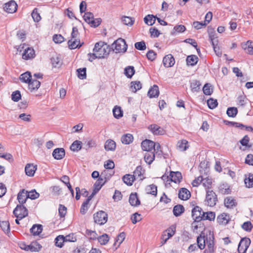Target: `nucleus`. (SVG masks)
<instances>
[{
    "mask_svg": "<svg viewBox=\"0 0 253 253\" xmlns=\"http://www.w3.org/2000/svg\"><path fill=\"white\" fill-rule=\"evenodd\" d=\"M110 51L111 48L109 46L101 41L96 42L93 49L94 52L102 56V58L109 55Z\"/></svg>",
    "mask_w": 253,
    "mask_h": 253,
    "instance_id": "f257e3e1",
    "label": "nucleus"
},
{
    "mask_svg": "<svg viewBox=\"0 0 253 253\" xmlns=\"http://www.w3.org/2000/svg\"><path fill=\"white\" fill-rule=\"evenodd\" d=\"M127 45L124 39L119 38L112 44V49L116 53H124L126 51Z\"/></svg>",
    "mask_w": 253,
    "mask_h": 253,
    "instance_id": "f03ea898",
    "label": "nucleus"
},
{
    "mask_svg": "<svg viewBox=\"0 0 253 253\" xmlns=\"http://www.w3.org/2000/svg\"><path fill=\"white\" fill-rule=\"evenodd\" d=\"M13 213L15 216L19 219H22L28 214L27 209L22 205H18L14 210Z\"/></svg>",
    "mask_w": 253,
    "mask_h": 253,
    "instance_id": "7ed1b4c3",
    "label": "nucleus"
},
{
    "mask_svg": "<svg viewBox=\"0 0 253 253\" xmlns=\"http://www.w3.org/2000/svg\"><path fill=\"white\" fill-rule=\"evenodd\" d=\"M94 221L99 225L105 224L108 219V215L104 211H100L93 215Z\"/></svg>",
    "mask_w": 253,
    "mask_h": 253,
    "instance_id": "20e7f679",
    "label": "nucleus"
},
{
    "mask_svg": "<svg viewBox=\"0 0 253 253\" xmlns=\"http://www.w3.org/2000/svg\"><path fill=\"white\" fill-rule=\"evenodd\" d=\"M205 201L208 206L213 207L217 201V195L212 190H209L207 192Z\"/></svg>",
    "mask_w": 253,
    "mask_h": 253,
    "instance_id": "39448f33",
    "label": "nucleus"
},
{
    "mask_svg": "<svg viewBox=\"0 0 253 253\" xmlns=\"http://www.w3.org/2000/svg\"><path fill=\"white\" fill-rule=\"evenodd\" d=\"M250 244V238H241L238 248L239 253H245Z\"/></svg>",
    "mask_w": 253,
    "mask_h": 253,
    "instance_id": "423d86ee",
    "label": "nucleus"
},
{
    "mask_svg": "<svg viewBox=\"0 0 253 253\" xmlns=\"http://www.w3.org/2000/svg\"><path fill=\"white\" fill-rule=\"evenodd\" d=\"M203 211L199 206L195 207L192 211V216L196 221H201L203 220Z\"/></svg>",
    "mask_w": 253,
    "mask_h": 253,
    "instance_id": "0eeeda50",
    "label": "nucleus"
},
{
    "mask_svg": "<svg viewBox=\"0 0 253 253\" xmlns=\"http://www.w3.org/2000/svg\"><path fill=\"white\" fill-rule=\"evenodd\" d=\"M17 4L14 0H10L5 4L4 10L7 13H13L17 10Z\"/></svg>",
    "mask_w": 253,
    "mask_h": 253,
    "instance_id": "6e6552de",
    "label": "nucleus"
},
{
    "mask_svg": "<svg viewBox=\"0 0 253 253\" xmlns=\"http://www.w3.org/2000/svg\"><path fill=\"white\" fill-rule=\"evenodd\" d=\"M141 147L143 151H152L155 147V142L148 139H145L141 142Z\"/></svg>",
    "mask_w": 253,
    "mask_h": 253,
    "instance_id": "1a4fd4ad",
    "label": "nucleus"
},
{
    "mask_svg": "<svg viewBox=\"0 0 253 253\" xmlns=\"http://www.w3.org/2000/svg\"><path fill=\"white\" fill-rule=\"evenodd\" d=\"M163 63L166 68L171 67L174 65L175 59L171 54H169L163 58Z\"/></svg>",
    "mask_w": 253,
    "mask_h": 253,
    "instance_id": "9d476101",
    "label": "nucleus"
},
{
    "mask_svg": "<svg viewBox=\"0 0 253 253\" xmlns=\"http://www.w3.org/2000/svg\"><path fill=\"white\" fill-rule=\"evenodd\" d=\"M35 55L34 49L31 47H28L24 50L22 54V58L24 60H30L34 58Z\"/></svg>",
    "mask_w": 253,
    "mask_h": 253,
    "instance_id": "9b49d317",
    "label": "nucleus"
},
{
    "mask_svg": "<svg viewBox=\"0 0 253 253\" xmlns=\"http://www.w3.org/2000/svg\"><path fill=\"white\" fill-rule=\"evenodd\" d=\"M106 170H104L103 172L101 173L100 176L94 183L93 186L94 187L98 188L100 189L101 188L102 186L105 183L106 181Z\"/></svg>",
    "mask_w": 253,
    "mask_h": 253,
    "instance_id": "f8f14e48",
    "label": "nucleus"
},
{
    "mask_svg": "<svg viewBox=\"0 0 253 253\" xmlns=\"http://www.w3.org/2000/svg\"><path fill=\"white\" fill-rule=\"evenodd\" d=\"M182 179V174L179 171H170L169 174V180L170 181L175 183H179Z\"/></svg>",
    "mask_w": 253,
    "mask_h": 253,
    "instance_id": "ddd939ff",
    "label": "nucleus"
},
{
    "mask_svg": "<svg viewBox=\"0 0 253 253\" xmlns=\"http://www.w3.org/2000/svg\"><path fill=\"white\" fill-rule=\"evenodd\" d=\"M148 128L154 135H163L165 132L162 127L156 124L150 125Z\"/></svg>",
    "mask_w": 253,
    "mask_h": 253,
    "instance_id": "4468645a",
    "label": "nucleus"
},
{
    "mask_svg": "<svg viewBox=\"0 0 253 253\" xmlns=\"http://www.w3.org/2000/svg\"><path fill=\"white\" fill-rule=\"evenodd\" d=\"M230 220V218L229 215L225 213H222L219 214L216 218L217 222L219 224L222 225L227 224Z\"/></svg>",
    "mask_w": 253,
    "mask_h": 253,
    "instance_id": "2eb2a0df",
    "label": "nucleus"
},
{
    "mask_svg": "<svg viewBox=\"0 0 253 253\" xmlns=\"http://www.w3.org/2000/svg\"><path fill=\"white\" fill-rule=\"evenodd\" d=\"M191 197L190 191L186 188L180 189L178 193V198L182 200H187Z\"/></svg>",
    "mask_w": 253,
    "mask_h": 253,
    "instance_id": "dca6fc26",
    "label": "nucleus"
},
{
    "mask_svg": "<svg viewBox=\"0 0 253 253\" xmlns=\"http://www.w3.org/2000/svg\"><path fill=\"white\" fill-rule=\"evenodd\" d=\"M65 155V150L62 148L55 149L52 153V156L55 159L61 160L63 159Z\"/></svg>",
    "mask_w": 253,
    "mask_h": 253,
    "instance_id": "f3484780",
    "label": "nucleus"
},
{
    "mask_svg": "<svg viewBox=\"0 0 253 253\" xmlns=\"http://www.w3.org/2000/svg\"><path fill=\"white\" fill-rule=\"evenodd\" d=\"M76 241V238H71V239L70 238H55V244L57 247L62 248L65 242H75Z\"/></svg>",
    "mask_w": 253,
    "mask_h": 253,
    "instance_id": "a211bd4d",
    "label": "nucleus"
},
{
    "mask_svg": "<svg viewBox=\"0 0 253 253\" xmlns=\"http://www.w3.org/2000/svg\"><path fill=\"white\" fill-rule=\"evenodd\" d=\"M41 83L37 79H31L28 83L29 89L31 91L37 90L40 86Z\"/></svg>",
    "mask_w": 253,
    "mask_h": 253,
    "instance_id": "6ab92c4d",
    "label": "nucleus"
},
{
    "mask_svg": "<svg viewBox=\"0 0 253 253\" xmlns=\"http://www.w3.org/2000/svg\"><path fill=\"white\" fill-rule=\"evenodd\" d=\"M73 39H71L68 41V44L69 48L71 49H74L77 48H80L83 44H84V42L81 43L80 41L78 39H74V41H73Z\"/></svg>",
    "mask_w": 253,
    "mask_h": 253,
    "instance_id": "aec40b11",
    "label": "nucleus"
},
{
    "mask_svg": "<svg viewBox=\"0 0 253 253\" xmlns=\"http://www.w3.org/2000/svg\"><path fill=\"white\" fill-rule=\"evenodd\" d=\"M36 170L37 166H35L33 164H28L25 168V173L29 176H34Z\"/></svg>",
    "mask_w": 253,
    "mask_h": 253,
    "instance_id": "412c9836",
    "label": "nucleus"
},
{
    "mask_svg": "<svg viewBox=\"0 0 253 253\" xmlns=\"http://www.w3.org/2000/svg\"><path fill=\"white\" fill-rule=\"evenodd\" d=\"M129 202L133 207H137L140 205V201L138 199L136 193H131L129 197Z\"/></svg>",
    "mask_w": 253,
    "mask_h": 253,
    "instance_id": "4be33fe9",
    "label": "nucleus"
},
{
    "mask_svg": "<svg viewBox=\"0 0 253 253\" xmlns=\"http://www.w3.org/2000/svg\"><path fill=\"white\" fill-rule=\"evenodd\" d=\"M237 205L236 200L232 197H227L224 199V205L229 209H233Z\"/></svg>",
    "mask_w": 253,
    "mask_h": 253,
    "instance_id": "5701e85b",
    "label": "nucleus"
},
{
    "mask_svg": "<svg viewBox=\"0 0 253 253\" xmlns=\"http://www.w3.org/2000/svg\"><path fill=\"white\" fill-rule=\"evenodd\" d=\"M159 95V87L158 85L155 84L151 87L148 92V96L151 98L158 97Z\"/></svg>",
    "mask_w": 253,
    "mask_h": 253,
    "instance_id": "b1692460",
    "label": "nucleus"
},
{
    "mask_svg": "<svg viewBox=\"0 0 253 253\" xmlns=\"http://www.w3.org/2000/svg\"><path fill=\"white\" fill-rule=\"evenodd\" d=\"M116 148V142L112 139H108L104 145L105 149L107 151H114Z\"/></svg>",
    "mask_w": 253,
    "mask_h": 253,
    "instance_id": "393cba45",
    "label": "nucleus"
},
{
    "mask_svg": "<svg viewBox=\"0 0 253 253\" xmlns=\"http://www.w3.org/2000/svg\"><path fill=\"white\" fill-rule=\"evenodd\" d=\"M28 199L27 191L24 189L21 190L17 196V199L21 204L25 203Z\"/></svg>",
    "mask_w": 253,
    "mask_h": 253,
    "instance_id": "a878e982",
    "label": "nucleus"
},
{
    "mask_svg": "<svg viewBox=\"0 0 253 253\" xmlns=\"http://www.w3.org/2000/svg\"><path fill=\"white\" fill-rule=\"evenodd\" d=\"M155 154L154 151L146 152L144 154V160L146 163L150 165L154 160Z\"/></svg>",
    "mask_w": 253,
    "mask_h": 253,
    "instance_id": "bb28decb",
    "label": "nucleus"
},
{
    "mask_svg": "<svg viewBox=\"0 0 253 253\" xmlns=\"http://www.w3.org/2000/svg\"><path fill=\"white\" fill-rule=\"evenodd\" d=\"M199 60L198 57L195 55H189L186 58L187 65L193 66L197 64Z\"/></svg>",
    "mask_w": 253,
    "mask_h": 253,
    "instance_id": "cd10ccee",
    "label": "nucleus"
},
{
    "mask_svg": "<svg viewBox=\"0 0 253 253\" xmlns=\"http://www.w3.org/2000/svg\"><path fill=\"white\" fill-rule=\"evenodd\" d=\"M42 231V225L41 224H34L30 229V231L34 236L39 235Z\"/></svg>",
    "mask_w": 253,
    "mask_h": 253,
    "instance_id": "c85d7f7f",
    "label": "nucleus"
},
{
    "mask_svg": "<svg viewBox=\"0 0 253 253\" xmlns=\"http://www.w3.org/2000/svg\"><path fill=\"white\" fill-rule=\"evenodd\" d=\"M122 179L124 182L128 186H131L135 180L134 176L129 174L125 175Z\"/></svg>",
    "mask_w": 253,
    "mask_h": 253,
    "instance_id": "c756f323",
    "label": "nucleus"
},
{
    "mask_svg": "<svg viewBox=\"0 0 253 253\" xmlns=\"http://www.w3.org/2000/svg\"><path fill=\"white\" fill-rule=\"evenodd\" d=\"M253 42L250 41H247L246 43H242V48L244 50L248 49L247 53L253 55Z\"/></svg>",
    "mask_w": 253,
    "mask_h": 253,
    "instance_id": "7c9ffc66",
    "label": "nucleus"
},
{
    "mask_svg": "<svg viewBox=\"0 0 253 253\" xmlns=\"http://www.w3.org/2000/svg\"><path fill=\"white\" fill-rule=\"evenodd\" d=\"M197 237H213V233L209 228H204L201 233Z\"/></svg>",
    "mask_w": 253,
    "mask_h": 253,
    "instance_id": "2f4dec72",
    "label": "nucleus"
},
{
    "mask_svg": "<svg viewBox=\"0 0 253 253\" xmlns=\"http://www.w3.org/2000/svg\"><path fill=\"white\" fill-rule=\"evenodd\" d=\"M133 137L132 134L127 133L123 135L121 137V141L123 144H129L133 141Z\"/></svg>",
    "mask_w": 253,
    "mask_h": 253,
    "instance_id": "473e14b6",
    "label": "nucleus"
},
{
    "mask_svg": "<svg viewBox=\"0 0 253 253\" xmlns=\"http://www.w3.org/2000/svg\"><path fill=\"white\" fill-rule=\"evenodd\" d=\"M156 19H157L156 16L148 14L144 17V21L148 25L152 26L155 23Z\"/></svg>",
    "mask_w": 253,
    "mask_h": 253,
    "instance_id": "72a5a7b5",
    "label": "nucleus"
},
{
    "mask_svg": "<svg viewBox=\"0 0 253 253\" xmlns=\"http://www.w3.org/2000/svg\"><path fill=\"white\" fill-rule=\"evenodd\" d=\"M130 88L132 92H136L142 88V84L139 81H132L130 83Z\"/></svg>",
    "mask_w": 253,
    "mask_h": 253,
    "instance_id": "f704fd0d",
    "label": "nucleus"
},
{
    "mask_svg": "<svg viewBox=\"0 0 253 253\" xmlns=\"http://www.w3.org/2000/svg\"><path fill=\"white\" fill-rule=\"evenodd\" d=\"M184 211V208L181 205H177L175 206L173 209V214L175 216L180 215Z\"/></svg>",
    "mask_w": 253,
    "mask_h": 253,
    "instance_id": "c9c22d12",
    "label": "nucleus"
},
{
    "mask_svg": "<svg viewBox=\"0 0 253 253\" xmlns=\"http://www.w3.org/2000/svg\"><path fill=\"white\" fill-rule=\"evenodd\" d=\"M215 217V214L214 212L208 211L203 212V220H214Z\"/></svg>",
    "mask_w": 253,
    "mask_h": 253,
    "instance_id": "e433bc0d",
    "label": "nucleus"
},
{
    "mask_svg": "<svg viewBox=\"0 0 253 253\" xmlns=\"http://www.w3.org/2000/svg\"><path fill=\"white\" fill-rule=\"evenodd\" d=\"M134 73L135 69L133 66H127L124 70V74L128 78H131Z\"/></svg>",
    "mask_w": 253,
    "mask_h": 253,
    "instance_id": "4c0bfd02",
    "label": "nucleus"
},
{
    "mask_svg": "<svg viewBox=\"0 0 253 253\" xmlns=\"http://www.w3.org/2000/svg\"><path fill=\"white\" fill-rule=\"evenodd\" d=\"M201 84L197 80H193L191 82L190 87L193 92H198L200 90Z\"/></svg>",
    "mask_w": 253,
    "mask_h": 253,
    "instance_id": "58836bf2",
    "label": "nucleus"
},
{
    "mask_svg": "<svg viewBox=\"0 0 253 253\" xmlns=\"http://www.w3.org/2000/svg\"><path fill=\"white\" fill-rule=\"evenodd\" d=\"M147 194L156 196L157 194V187L155 184H151L146 188Z\"/></svg>",
    "mask_w": 253,
    "mask_h": 253,
    "instance_id": "ea45409f",
    "label": "nucleus"
},
{
    "mask_svg": "<svg viewBox=\"0 0 253 253\" xmlns=\"http://www.w3.org/2000/svg\"><path fill=\"white\" fill-rule=\"evenodd\" d=\"M29 251L32 252H39L42 248V246L37 242H32L28 245Z\"/></svg>",
    "mask_w": 253,
    "mask_h": 253,
    "instance_id": "a19ab883",
    "label": "nucleus"
},
{
    "mask_svg": "<svg viewBox=\"0 0 253 253\" xmlns=\"http://www.w3.org/2000/svg\"><path fill=\"white\" fill-rule=\"evenodd\" d=\"M200 221H194L192 223L191 227L194 232L197 233H199L200 232L201 233V231L203 230L204 227L203 226H199L201 225V223H199Z\"/></svg>",
    "mask_w": 253,
    "mask_h": 253,
    "instance_id": "79ce46f5",
    "label": "nucleus"
},
{
    "mask_svg": "<svg viewBox=\"0 0 253 253\" xmlns=\"http://www.w3.org/2000/svg\"><path fill=\"white\" fill-rule=\"evenodd\" d=\"M32 79V76L31 73L29 72H26L21 75L20 77V80L25 83H29V82Z\"/></svg>",
    "mask_w": 253,
    "mask_h": 253,
    "instance_id": "37998d69",
    "label": "nucleus"
},
{
    "mask_svg": "<svg viewBox=\"0 0 253 253\" xmlns=\"http://www.w3.org/2000/svg\"><path fill=\"white\" fill-rule=\"evenodd\" d=\"M82 148V142L76 140L71 145L70 149L74 152H78Z\"/></svg>",
    "mask_w": 253,
    "mask_h": 253,
    "instance_id": "c03bdc74",
    "label": "nucleus"
},
{
    "mask_svg": "<svg viewBox=\"0 0 253 253\" xmlns=\"http://www.w3.org/2000/svg\"><path fill=\"white\" fill-rule=\"evenodd\" d=\"M238 113V109L236 107H231L227 108L226 114L229 117L234 118Z\"/></svg>",
    "mask_w": 253,
    "mask_h": 253,
    "instance_id": "a18cd8bd",
    "label": "nucleus"
},
{
    "mask_svg": "<svg viewBox=\"0 0 253 253\" xmlns=\"http://www.w3.org/2000/svg\"><path fill=\"white\" fill-rule=\"evenodd\" d=\"M178 149L181 151H185L188 148V141L186 140H182L177 143Z\"/></svg>",
    "mask_w": 253,
    "mask_h": 253,
    "instance_id": "49530a36",
    "label": "nucleus"
},
{
    "mask_svg": "<svg viewBox=\"0 0 253 253\" xmlns=\"http://www.w3.org/2000/svg\"><path fill=\"white\" fill-rule=\"evenodd\" d=\"M175 231V227L172 226L166 230L163 234V237L166 236H168V237H172L174 235Z\"/></svg>",
    "mask_w": 253,
    "mask_h": 253,
    "instance_id": "de8ad7c7",
    "label": "nucleus"
},
{
    "mask_svg": "<svg viewBox=\"0 0 253 253\" xmlns=\"http://www.w3.org/2000/svg\"><path fill=\"white\" fill-rule=\"evenodd\" d=\"M0 226L5 233H8L10 231V225L8 221H0Z\"/></svg>",
    "mask_w": 253,
    "mask_h": 253,
    "instance_id": "09e8293b",
    "label": "nucleus"
},
{
    "mask_svg": "<svg viewBox=\"0 0 253 253\" xmlns=\"http://www.w3.org/2000/svg\"><path fill=\"white\" fill-rule=\"evenodd\" d=\"M86 68H79L77 70V72H78V77L79 79L81 80H84L86 79Z\"/></svg>",
    "mask_w": 253,
    "mask_h": 253,
    "instance_id": "8fccbe9b",
    "label": "nucleus"
},
{
    "mask_svg": "<svg viewBox=\"0 0 253 253\" xmlns=\"http://www.w3.org/2000/svg\"><path fill=\"white\" fill-rule=\"evenodd\" d=\"M207 104L210 109H213L217 107L218 102L216 99L211 98L207 100Z\"/></svg>",
    "mask_w": 253,
    "mask_h": 253,
    "instance_id": "3c124183",
    "label": "nucleus"
},
{
    "mask_svg": "<svg viewBox=\"0 0 253 253\" xmlns=\"http://www.w3.org/2000/svg\"><path fill=\"white\" fill-rule=\"evenodd\" d=\"M31 15L33 19V20L35 22H38L41 19V17L40 16V13L38 12V9L37 8H35L34 9L32 12Z\"/></svg>",
    "mask_w": 253,
    "mask_h": 253,
    "instance_id": "603ef678",
    "label": "nucleus"
},
{
    "mask_svg": "<svg viewBox=\"0 0 253 253\" xmlns=\"http://www.w3.org/2000/svg\"><path fill=\"white\" fill-rule=\"evenodd\" d=\"M113 115L115 118L119 119L123 115V111L121 107L116 106L113 110Z\"/></svg>",
    "mask_w": 253,
    "mask_h": 253,
    "instance_id": "864d4df0",
    "label": "nucleus"
},
{
    "mask_svg": "<svg viewBox=\"0 0 253 253\" xmlns=\"http://www.w3.org/2000/svg\"><path fill=\"white\" fill-rule=\"evenodd\" d=\"M51 62L54 67H59L62 63L60 59L57 56L52 57L51 58Z\"/></svg>",
    "mask_w": 253,
    "mask_h": 253,
    "instance_id": "5fc2aeb1",
    "label": "nucleus"
},
{
    "mask_svg": "<svg viewBox=\"0 0 253 253\" xmlns=\"http://www.w3.org/2000/svg\"><path fill=\"white\" fill-rule=\"evenodd\" d=\"M142 168L141 166H139L136 167V169L133 172V174L132 175L133 176H134L135 179L138 178H140V179H142V178L141 177L142 175Z\"/></svg>",
    "mask_w": 253,
    "mask_h": 253,
    "instance_id": "6e6d98bb",
    "label": "nucleus"
},
{
    "mask_svg": "<svg viewBox=\"0 0 253 253\" xmlns=\"http://www.w3.org/2000/svg\"><path fill=\"white\" fill-rule=\"evenodd\" d=\"M122 22L126 25L131 26L134 23V19L128 16H124L122 18Z\"/></svg>",
    "mask_w": 253,
    "mask_h": 253,
    "instance_id": "4d7b16f0",
    "label": "nucleus"
},
{
    "mask_svg": "<svg viewBox=\"0 0 253 253\" xmlns=\"http://www.w3.org/2000/svg\"><path fill=\"white\" fill-rule=\"evenodd\" d=\"M247 99L245 96L240 95L237 98V104L244 107L247 104Z\"/></svg>",
    "mask_w": 253,
    "mask_h": 253,
    "instance_id": "13d9d810",
    "label": "nucleus"
},
{
    "mask_svg": "<svg viewBox=\"0 0 253 253\" xmlns=\"http://www.w3.org/2000/svg\"><path fill=\"white\" fill-rule=\"evenodd\" d=\"M245 183L246 186L250 188L253 187V174L250 173L249 176L245 179Z\"/></svg>",
    "mask_w": 253,
    "mask_h": 253,
    "instance_id": "bf43d9fd",
    "label": "nucleus"
},
{
    "mask_svg": "<svg viewBox=\"0 0 253 253\" xmlns=\"http://www.w3.org/2000/svg\"><path fill=\"white\" fill-rule=\"evenodd\" d=\"M203 91L204 93L207 95H210L212 93V89L211 88V86L209 84H206L204 85Z\"/></svg>",
    "mask_w": 253,
    "mask_h": 253,
    "instance_id": "052dcab7",
    "label": "nucleus"
},
{
    "mask_svg": "<svg viewBox=\"0 0 253 253\" xmlns=\"http://www.w3.org/2000/svg\"><path fill=\"white\" fill-rule=\"evenodd\" d=\"M94 16L92 13L90 12H85L84 15V21L89 24L92 19H93Z\"/></svg>",
    "mask_w": 253,
    "mask_h": 253,
    "instance_id": "680f3d73",
    "label": "nucleus"
},
{
    "mask_svg": "<svg viewBox=\"0 0 253 253\" xmlns=\"http://www.w3.org/2000/svg\"><path fill=\"white\" fill-rule=\"evenodd\" d=\"M0 158H3L9 161V162H12L13 161L12 155L11 154L8 153H0Z\"/></svg>",
    "mask_w": 253,
    "mask_h": 253,
    "instance_id": "e2e57ef3",
    "label": "nucleus"
},
{
    "mask_svg": "<svg viewBox=\"0 0 253 253\" xmlns=\"http://www.w3.org/2000/svg\"><path fill=\"white\" fill-rule=\"evenodd\" d=\"M21 97L20 92L19 90L14 91L11 95V99L15 102H18Z\"/></svg>",
    "mask_w": 253,
    "mask_h": 253,
    "instance_id": "0e129e2a",
    "label": "nucleus"
},
{
    "mask_svg": "<svg viewBox=\"0 0 253 253\" xmlns=\"http://www.w3.org/2000/svg\"><path fill=\"white\" fill-rule=\"evenodd\" d=\"M135 48L139 50H144L146 48L145 42L144 41L137 42L134 44Z\"/></svg>",
    "mask_w": 253,
    "mask_h": 253,
    "instance_id": "69168bd1",
    "label": "nucleus"
},
{
    "mask_svg": "<svg viewBox=\"0 0 253 253\" xmlns=\"http://www.w3.org/2000/svg\"><path fill=\"white\" fill-rule=\"evenodd\" d=\"M53 41L56 43H60L64 41V38L61 35L55 34L53 36Z\"/></svg>",
    "mask_w": 253,
    "mask_h": 253,
    "instance_id": "338daca9",
    "label": "nucleus"
},
{
    "mask_svg": "<svg viewBox=\"0 0 253 253\" xmlns=\"http://www.w3.org/2000/svg\"><path fill=\"white\" fill-rule=\"evenodd\" d=\"M27 194L28 198H30L32 200L38 198L40 196V194L37 192L35 190H32L29 192H27Z\"/></svg>",
    "mask_w": 253,
    "mask_h": 253,
    "instance_id": "774afa93",
    "label": "nucleus"
}]
</instances>
